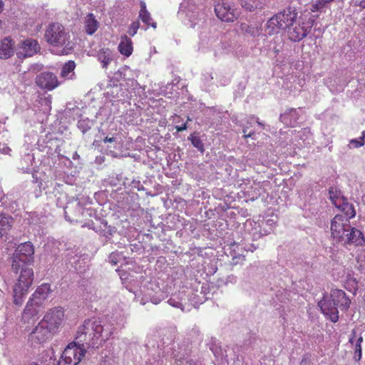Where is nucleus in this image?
<instances>
[{
  "label": "nucleus",
  "instance_id": "1",
  "mask_svg": "<svg viewBox=\"0 0 365 365\" xmlns=\"http://www.w3.org/2000/svg\"><path fill=\"white\" fill-rule=\"evenodd\" d=\"M113 327L110 324L103 325L96 319H88L84 321L78 328L76 342L69 344L64 349L57 365H77L85 356L86 350L85 345L98 347L106 342L113 334Z\"/></svg>",
  "mask_w": 365,
  "mask_h": 365
},
{
  "label": "nucleus",
  "instance_id": "2",
  "mask_svg": "<svg viewBox=\"0 0 365 365\" xmlns=\"http://www.w3.org/2000/svg\"><path fill=\"white\" fill-rule=\"evenodd\" d=\"M298 12L293 7H287L274 14L266 22L264 32L267 36L279 34L286 31L297 20Z\"/></svg>",
  "mask_w": 365,
  "mask_h": 365
},
{
  "label": "nucleus",
  "instance_id": "3",
  "mask_svg": "<svg viewBox=\"0 0 365 365\" xmlns=\"http://www.w3.org/2000/svg\"><path fill=\"white\" fill-rule=\"evenodd\" d=\"M20 274L13 287L14 303L16 305L23 304L25 296L34 282L32 268L24 267L20 269Z\"/></svg>",
  "mask_w": 365,
  "mask_h": 365
},
{
  "label": "nucleus",
  "instance_id": "4",
  "mask_svg": "<svg viewBox=\"0 0 365 365\" xmlns=\"http://www.w3.org/2000/svg\"><path fill=\"white\" fill-rule=\"evenodd\" d=\"M34 247L31 242H26L17 246L11 257V269L18 273L21 267L34 262Z\"/></svg>",
  "mask_w": 365,
  "mask_h": 365
},
{
  "label": "nucleus",
  "instance_id": "5",
  "mask_svg": "<svg viewBox=\"0 0 365 365\" xmlns=\"http://www.w3.org/2000/svg\"><path fill=\"white\" fill-rule=\"evenodd\" d=\"M314 21L310 18L297 16V20L287 31V38L292 42H299L311 31Z\"/></svg>",
  "mask_w": 365,
  "mask_h": 365
},
{
  "label": "nucleus",
  "instance_id": "6",
  "mask_svg": "<svg viewBox=\"0 0 365 365\" xmlns=\"http://www.w3.org/2000/svg\"><path fill=\"white\" fill-rule=\"evenodd\" d=\"M46 41L54 46H63L69 42L70 35L62 24L58 22L48 25L45 32Z\"/></svg>",
  "mask_w": 365,
  "mask_h": 365
},
{
  "label": "nucleus",
  "instance_id": "7",
  "mask_svg": "<svg viewBox=\"0 0 365 365\" xmlns=\"http://www.w3.org/2000/svg\"><path fill=\"white\" fill-rule=\"evenodd\" d=\"M54 333L44 324L41 322L31 331L29 336V341L34 346H37L46 342L50 339Z\"/></svg>",
  "mask_w": 365,
  "mask_h": 365
},
{
  "label": "nucleus",
  "instance_id": "8",
  "mask_svg": "<svg viewBox=\"0 0 365 365\" xmlns=\"http://www.w3.org/2000/svg\"><path fill=\"white\" fill-rule=\"evenodd\" d=\"M350 227L349 221L342 215H337L331 222V236L338 242L342 241Z\"/></svg>",
  "mask_w": 365,
  "mask_h": 365
},
{
  "label": "nucleus",
  "instance_id": "9",
  "mask_svg": "<svg viewBox=\"0 0 365 365\" xmlns=\"http://www.w3.org/2000/svg\"><path fill=\"white\" fill-rule=\"evenodd\" d=\"M64 310L61 307H56L51 309L41 319L44 324L55 333L64 319Z\"/></svg>",
  "mask_w": 365,
  "mask_h": 365
},
{
  "label": "nucleus",
  "instance_id": "10",
  "mask_svg": "<svg viewBox=\"0 0 365 365\" xmlns=\"http://www.w3.org/2000/svg\"><path fill=\"white\" fill-rule=\"evenodd\" d=\"M215 11L217 16L225 22H234L239 16L237 9L232 8L224 1L219 2L215 5Z\"/></svg>",
  "mask_w": 365,
  "mask_h": 365
},
{
  "label": "nucleus",
  "instance_id": "11",
  "mask_svg": "<svg viewBox=\"0 0 365 365\" xmlns=\"http://www.w3.org/2000/svg\"><path fill=\"white\" fill-rule=\"evenodd\" d=\"M35 83L40 88L52 91L60 85L56 76L50 71H44L36 77Z\"/></svg>",
  "mask_w": 365,
  "mask_h": 365
},
{
  "label": "nucleus",
  "instance_id": "12",
  "mask_svg": "<svg viewBox=\"0 0 365 365\" xmlns=\"http://www.w3.org/2000/svg\"><path fill=\"white\" fill-rule=\"evenodd\" d=\"M40 49L38 41L29 38L21 41L16 51V55L19 58H25L34 56Z\"/></svg>",
  "mask_w": 365,
  "mask_h": 365
},
{
  "label": "nucleus",
  "instance_id": "13",
  "mask_svg": "<svg viewBox=\"0 0 365 365\" xmlns=\"http://www.w3.org/2000/svg\"><path fill=\"white\" fill-rule=\"evenodd\" d=\"M51 292L50 284L43 283L36 289L29 301L34 302L36 307H41Z\"/></svg>",
  "mask_w": 365,
  "mask_h": 365
},
{
  "label": "nucleus",
  "instance_id": "14",
  "mask_svg": "<svg viewBox=\"0 0 365 365\" xmlns=\"http://www.w3.org/2000/svg\"><path fill=\"white\" fill-rule=\"evenodd\" d=\"M330 297L334 305L341 308L342 310H346L349 309L351 300L343 290L338 289H332L331 291Z\"/></svg>",
  "mask_w": 365,
  "mask_h": 365
},
{
  "label": "nucleus",
  "instance_id": "15",
  "mask_svg": "<svg viewBox=\"0 0 365 365\" xmlns=\"http://www.w3.org/2000/svg\"><path fill=\"white\" fill-rule=\"evenodd\" d=\"M39 307L34 302L28 301L22 313V320L24 323L34 324L38 319Z\"/></svg>",
  "mask_w": 365,
  "mask_h": 365
},
{
  "label": "nucleus",
  "instance_id": "16",
  "mask_svg": "<svg viewBox=\"0 0 365 365\" xmlns=\"http://www.w3.org/2000/svg\"><path fill=\"white\" fill-rule=\"evenodd\" d=\"M14 51V41L11 37L4 38L0 43V58H10Z\"/></svg>",
  "mask_w": 365,
  "mask_h": 365
},
{
  "label": "nucleus",
  "instance_id": "17",
  "mask_svg": "<svg viewBox=\"0 0 365 365\" xmlns=\"http://www.w3.org/2000/svg\"><path fill=\"white\" fill-rule=\"evenodd\" d=\"M319 305L324 314L328 316L331 322H336L338 321L339 312L336 306H332L330 302L322 301L319 303Z\"/></svg>",
  "mask_w": 365,
  "mask_h": 365
},
{
  "label": "nucleus",
  "instance_id": "18",
  "mask_svg": "<svg viewBox=\"0 0 365 365\" xmlns=\"http://www.w3.org/2000/svg\"><path fill=\"white\" fill-rule=\"evenodd\" d=\"M99 22L92 13L88 14L84 19V29L86 34L93 35L99 28Z\"/></svg>",
  "mask_w": 365,
  "mask_h": 365
},
{
  "label": "nucleus",
  "instance_id": "19",
  "mask_svg": "<svg viewBox=\"0 0 365 365\" xmlns=\"http://www.w3.org/2000/svg\"><path fill=\"white\" fill-rule=\"evenodd\" d=\"M118 48L122 55L129 57L133 51L132 40L126 35L122 36Z\"/></svg>",
  "mask_w": 365,
  "mask_h": 365
},
{
  "label": "nucleus",
  "instance_id": "20",
  "mask_svg": "<svg viewBox=\"0 0 365 365\" xmlns=\"http://www.w3.org/2000/svg\"><path fill=\"white\" fill-rule=\"evenodd\" d=\"M345 237H346L345 243L361 245L364 242L362 232L354 227H350Z\"/></svg>",
  "mask_w": 365,
  "mask_h": 365
},
{
  "label": "nucleus",
  "instance_id": "21",
  "mask_svg": "<svg viewBox=\"0 0 365 365\" xmlns=\"http://www.w3.org/2000/svg\"><path fill=\"white\" fill-rule=\"evenodd\" d=\"M140 9L139 11V18L141 21L145 24L148 26H151L153 29L157 27V23L153 21V19L150 12L147 10L146 4L143 1L140 2Z\"/></svg>",
  "mask_w": 365,
  "mask_h": 365
},
{
  "label": "nucleus",
  "instance_id": "22",
  "mask_svg": "<svg viewBox=\"0 0 365 365\" xmlns=\"http://www.w3.org/2000/svg\"><path fill=\"white\" fill-rule=\"evenodd\" d=\"M97 58L102 63L103 68H107L112 61V51L108 48H101L97 53Z\"/></svg>",
  "mask_w": 365,
  "mask_h": 365
},
{
  "label": "nucleus",
  "instance_id": "23",
  "mask_svg": "<svg viewBox=\"0 0 365 365\" xmlns=\"http://www.w3.org/2000/svg\"><path fill=\"white\" fill-rule=\"evenodd\" d=\"M76 63L73 61H68L66 62L61 68L60 76L61 78L66 79H72L75 76L74 69Z\"/></svg>",
  "mask_w": 365,
  "mask_h": 365
},
{
  "label": "nucleus",
  "instance_id": "24",
  "mask_svg": "<svg viewBox=\"0 0 365 365\" xmlns=\"http://www.w3.org/2000/svg\"><path fill=\"white\" fill-rule=\"evenodd\" d=\"M13 218L5 215H0V237L6 235L11 230Z\"/></svg>",
  "mask_w": 365,
  "mask_h": 365
},
{
  "label": "nucleus",
  "instance_id": "25",
  "mask_svg": "<svg viewBox=\"0 0 365 365\" xmlns=\"http://www.w3.org/2000/svg\"><path fill=\"white\" fill-rule=\"evenodd\" d=\"M280 118L282 122L292 127L298 119L297 110L292 108L283 115H281Z\"/></svg>",
  "mask_w": 365,
  "mask_h": 365
},
{
  "label": "nucleus",
  "instance_id": "26",
  "mask_svg": "<svg viewBox=\"0 0 365 365\" xmlns=\"http://www.w3.org/2000/svg\"><path fill=\"white\" fill-rule=\"evenodd\" d=\"M240 29L245 34H250L251 36H256L259 34V29L257 26L248 25L247 24H242Z\"/></svg>",
  "mask_w": 365,
  "mask_h": 365
},
{
  "label": "nucleus",
  "instance_id": "27",
  "mask_svg": "<svg viewBox=\"0 0 365 365\" xmlns=\"http://www.w3.org/2000/svg\"><path fill=\"white\" fill-rule=\"evenodd\" d=\"M189 139L190 140L192 145L195 148H197L198 150H200L201 153H203L205 151L204 145L200 137L195 135H190Z\"/></svg>",
  "mask_w": 365,
  "mask_h": 365
},
{
  "label": "nucleus",
  "instance_id": "28",
  "mask_svg": "<svg viewBox=\"0 0 365 365\" xmlns=\"http://www.w3.org/2000/svg\"><path fill=\"white\" fill-rule=\"evenodd\" d=\"M329 198L332 201L333 204L337 205V200L341 197V192L337 190L336 188L330 187L329 190Z\"/></svg>",
  "mask_w": 365,
  "mask_h": 365
},
{
  "label": "nucleus",
  "instance_id": "29",
  "mask_svg": "<svg viewBox=\"0 0 365 365\" xmlns=\"http://www.w3.org/2000/svg\"><path fill=\"white\" fill-rule=\"evenodd\" d=\"M342 210L345 212V215L348 220L349 219L353 218L356 215V211L352 205L349 203H344Z\"/></svg>",
  "mask_w": 365,
  "mask_h": 365
},
{
  "label": "nucleus",
  "instance_id": "30",
  "mask_svg": "<svg viewBox=\"0 0 365 365\" xmlns=\"http://www.w3.org/2000/svg\"><path fill=\"white\" fill-rule=\"evenodd\" d=\"M363 341V338L361 336H359L357 340L356 343L355 344V351H354V359L356 361H359L361 358V343Z\"/></svg>",
  "mask_w": 365,
  "mask_h": 365
},
{
  "label": "nucleus",
  "instance_id": "31",
  "mask_svg": "<svg viewBox=\"0 0 365 365\" xmlns=\"http://www.w3.org/2000/svg\"><path fill=\"white\" fill-rule=\"evenodd\" d=\"M362 136L359 139H352L350 144L354 148H360L364 145L365 131L362 132Z\"/></svg>",
  "mask_w": 365,
  "mask_h": 365
},
{
  "label": "nucleus",
  "instance_id": "32",
  "mask_svg": "<svg viewBox=\"0 0 365 365\" xmlns=\"http://www.w3.org/2000/svg\"><path fill=\"white\" fill-rule=\"evenodd\" d=\"M140 28V22L138 21H135L131 23L128 28V34L130 36H133L137 34L138 30Z\"/></svg>",
  "mask_w": 365,
  "mask_h": 365
},
{
  "label": "nucleus",
  "instance_id": "33",
  "mask_svg": "<svg viewBox=\"0 0 365 365\" xmlns=\"http://www.w3.org/2000/svg\"><path fill=\"white\" fill-rule=\"evenodd\" d=\"M168 303L172 307L180 308L182 310H183L182 304L173 298H170L168 301Z\"/></svg>",
  "mask_w": 365,
  "mask_h": 365
},
{
  "label": "nucleus",
  "instance_id": "34",
  "mask_svg": "<svg viewBox=\"0 0 365 365\" xmlns=\"http://www.w3.org/2000/svg\"><path fill=\"white\" fill-rule=\"evenodd\" d=\"M352 3L354 6L365 9V0H352Z\"/></svg>",
  "mask_w": 365,
  "mask_h": 365
},
{
  "label": "nucleus",
  "instance_id": "35",
  "mask_svg": "<svg viewBox=\"0 0 365 365\" xmlns=\"http://www.w3.org/2000/svg\"><path fill=\"white\" fill-rule=\"evenodd\" d=\"M187 128V123H183L182 125H176L175 129L178 132H182Z\"/></svg>",
  "mask_w": 365,
  "mask_h": 365
},
{
  "label": "nucleus",
  "instance_id": "36",
  "mask_svg": "<svg viewBox=\"0 0 365 365\" xmlns=\"http://www.w3.org/2000/svg\"><path fill=\"white\" fill-rule=\"evenodd\" d=\"M243 133H244V135H243L244 138H247L252 137L253 135H255V132H250L249 133H247L246 129L243 130Z\"/></svg>",
  "mask_w": 365,
  "mask_h": 365
},
{
  "label": "nucleus",
  "instance_id": "37",
  "mask_svg": "<svg viewBox=\"0 0 365 365\" xmlns=\"http://www.w3.org/2000/svg\"><path fill=\"white\" fill-rule=\"evenodd\" d=\"M103 141H104L105 143H113V142L114 141V138H113V137H108V136H106V137L104 138Z\"/></svg>",
  "mask_w": 365,
  "mask_h": 365
},
{
  "label": "nucleus",
  "instance_id": "38",
  "mask_svg": "<svg viewBox=\"0 0 365 365\" xmlns=\"http://www.w3.org/2000/svg\"><path fill=\"white\" fill-rule=\"evenodd\" d=\"M242 6L243 7H245L246 9H248V10H250V11H251V10L252 9V8H253V6H251V5H248V4H247H247H245V5H244V4H242Z\"/></svg>",
  "mask_w": 365,
  "mask_h": 365
},
{
  "label": "nucleus",
  "instance_id": "39",
  "mask_svg": "<svg viewBox=\"0 0 365 365\" xmlns=\"http://www.w3.org/2000/svg\"><path fill=\"white\" fill-rule=\"evenodd\" d=\"M4 2L1 0H0V14L2 12L4 9Z\"/></svg>",
  "mask_w": 365,
  "mask_h": 365
},
{
  "label": "nucleus",
  "instance_id": "40",
  "mask_svg": "<svg viewBox=\"0 0 365 365\" xmlns=\"http://www.w3.org/2000/svg\"><path fill=\"white\" fill-rule=\"evenodd\" d=\"M29 365H41V364H39L36 362H32L31 364H30Z\"/></svg>",
  "mask_w": 365,
  "mask_h": 365
},
{
  "label": "nucleus",
  "instance_id": "41",
  "mask_svg": "<svg viewBox=\"0 0 365 365\" xmlns=\"http://www.w3.org/2000/svg\"><path fill=\"white\" fill-rule=\"evenodd\" d=\"M349 341H350V343L353 344V342H354V341H353V339H352V338H351V339H349Z\"/></svg>",
  "mask_w": 365,
  "mask_h": 365
},
{
  "label": "nucleus",
  "instance_id": "42",
  "mask_svg": "<svg viewBox=\"0 0 365 365\" xmlns=\"http://www.w3.org/2000/svg\"><path fill=\"white\" fill-rule=\"evenodd\" d=\"M66 217H69L68 216V212H66Z\"/></svg>",
  "mask_w": 365,
  "mask_h": 365
}]
</instances>
